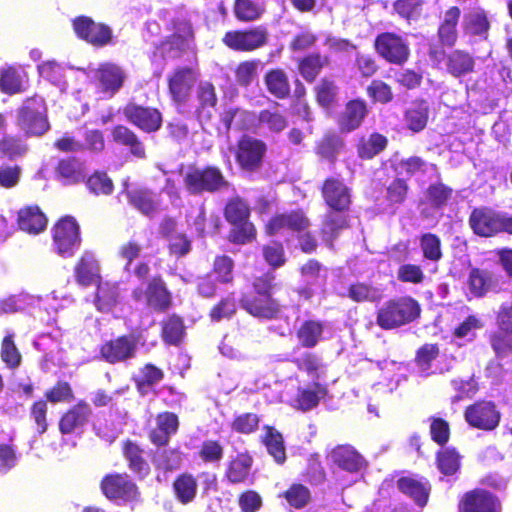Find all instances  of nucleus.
<instances>
[{"mask_svg": "<svg viewBox=\"0 0 512 512\" xmlns=\"http://www.w3.org/2000/svg\"><path fill=\"white\" fill-rule=\"evenodd\" d=\"M164 371L153 363H146L140 368V374L133 378L135 388L141 396H145L155 385L164 379Z\"/></svg>", "mask_w": 512, "mask_h": 512, "instance_id": "obj_50", "label": "nucleus"}, {"mask_svg": "<svg viewBox=\"0 0 512 512\" xmlns=\"http://www.w3.org/2000/svg\"><path fill=\"white\" fill-rule=\"evenodd\" d=\"M325 205L333 212L348 213L352 205V192L340 177H326L320 186Z\"/></svg>", "mask_w": 512, "mask_h": 512, "instance_id": "obj_17", "label": "nucleus"}, {"mask_svg": "<svg viewBox=\"0 0 512 512\" xmlns=\"http://www.w3.org/2000/svg\"><path fill=\"white\" fill-rule=\"evenodd\" d=\"M461 13L456 5L449 6L441 13L436 35L442 47L452 48L458 42Z\"/></svg>", "mask_w": 512, "mask_h": 512, "instance_id": "obj_26", "label": "nucleus"}, {"mask_svg": "<svg viewBox=\"0 0 512 512\" xmlns=\"http://www.w3.org/2000/svg\"><path fill=\"white\" fill-rule=\"evenodd\" d=\"M324 323L320 320L306 319L296 329V338L303 348H314L322 340Z\"/></svg>", "mask_w": 512, "mask_h": 512, "instance_id": "obj_47", "label": "nucleus"}, {"mask_svg": "<svg viewBox=\"0 0 512 512\" xmlns=\"http://www.w3.org/2000/svg\"><path fill=\"white\" fill-rule=\"evenodd\" d=\"M266 152L267 145L263 140L243 134L236 141L235 162L242 171L253 173L262 167Z\"/></svg>", "mask_w": 512, "mask_h": 512, "instance_id": "obj_13", "label": "nucleus"}, {"mask_svg": "<svg viewBox=\"0 0 512 512\" xmlns=\"http://www.w3.org/2000/svg\"><path fill=\"white\" fill-rule=\"evenodd\" d=\"M48 219L41 208L36 205H27L17 213V225L20 230L29 234H39L47 227Z\"/></svg>", "mask_w": 512, "mask_h": 512, "instance_id": "obj_36", "label": "nucleus"}, {"mask_svg": "<svg viewBox=\"0 0 512 512\" xmlns=\"http://www.w3.org/2000/svg\"><path fill=\"white\" fill-rule=\"evenodd\" d=\"M93 415L90 404L80 399L61 413L58 420V430L62 435H72L82 431Z\"/></svg>", "mask_w": 512, "mask_h": 512, "instance_id": "obj_21", "label": "nucleus"}, {"mask_svg": "<svg viewBox=\"0 0 512 512\" xmlns=\"http://www.w3.org/2000/svg\"><path fill=\"white\" fill-rule=\"evenodd\" d=\"M436 466L445 476L456 474L461 466V456L455 448H442L436 453Z\"/></svg>", "mask_w": 512, "mask_h": 512, "instance_id": "obj_61", "label": "nucleus"}, {"mask_svg": "<svg viewBox=\"0 0 512 512\" xmlns=\"http://www.w3.org/2000/svg\"><path fill=\"white\" fill-rule=\"evenodd\" d=\"M235 262L234 260L225 254L215 256L211 274L215 276V279L218 283L224 285L233 284L235 280Z\"/></svg>", "mask_w": 512, "mask_h": 512, "instance_id": "obj_59", "label": "nucleus"}, {"mask_svg": "<svg viewBox=\"0 0 512 512\" xmlns=\"http://www.w3.org/2000/svg\"><path fill=\"white\" fill-rule=\"evenodd\" d=\"M263 82L267 92L276 99L285 100L291 96L289 77L283 68L267 70Z\"/></svg>", "mask_w": 512, "mask_h": 512, "instance_id": "obj_39", "label": "nucleus"}, {"mask_svg": "<svg viewBox=\"0 0 512 512\" xmlns=\"http://www.w3.org/2000/svg\"><path fill=\"white\" fill-rule=\"evenodd\" d=\"M183 185L189 195L215 193L229 186L221 169L214 165H191L183 176Z\"/></svg>", "mask_w": 512, "mask_h": 512, "instance_id": "obj_4", "label": "nucleus"}, {"mask_svg": "<svg viewBox=\"0 0 512 512\" xmlns=\"http://www.w3.org/2000/svg\"><path fill=\"white\" fill-rule=\"evenodd\" d=\"M420 305L411 296L387 300L376 311V324L383 330H392L409 324L420 316Z\"/></svg>", "mask_w": 512, "mask_h": 512, "instance_id": "obj_3", "label": "nucleus"}, {"mask_svg": "<svg viewBox=\"0 0 512 512\" xmlns=\"http://www.w3.org/2000/svg\"><path fill=\"white\" fill-rule=\"evenodd\" d=\"M121 450L127 467L138 479L142 480L150 475V464L144 456V449L137 442L126 439L122 442Z\"/></svg>", "mask_w": 512, "mask_h": 512, "instance_id": "obj_29", "label": "nucleus"}, {"mask_svg": "<svg viewBox=\"0 0 512 512\" xmlns=\"http://www.w3.org/2000/svg\"><path fill=\"white\" fill-rule=\"evenodd\" d=\"M155 422L156 426L149 431L148 438L154 446L165 447L179 430V418L173 412L164 411L156 415Z\"/></svg>", "mask_w": 512, "mask_h": 512, "instance_id": "obj_28", "label": "nucleus"}, {"mask_svg": "<svg viewBox=\"0 0 512 512\" xmlns=\"http://www.w3.org/2000/svg\"><path fill=\"white\" fill-rule=\"evenodd\" d=\"M457 510L458 512H502V502L492 491L475 487L460 496Z\"/></svg>", "mask_w": 512, "mask_h": 512, "instance_id": "obj_19", "label": "nucleus"}, {"mask_svg": "<svg viewBox=\"0 0 512 512\" xmlns=\"http://www.w3.org/2000/svg\"><path fill=\"white\" fill-rule=\"evenodd\" d=\"M344 148L345 142L343 138L335 131H328L316 141L314 152L320 159L334 164L337 161L338 155Z\"/></svg>", "mask_w": 512, "mask_h": 512, "instance_id": "obj_40", "label": "nucleus"}, {"mask_svg": "<svg viewBox=\"0 0 512 512\" xmlns=\"http://www.w3.org/2000/svg\"><path fill=\"white\" fill-rule=\"evenodd\" d=\"M366 95L373 104L387 105L394 100L392 86L380 78H374L366 86Z\"/></svg>", "mask_w": 512, "mask_h": 512, "instance_id": "obj_60", "label": "nucleus"}, {"mask_svg": "<svg viewBox=\"0 0 512 512\" xmlns=\"http://www.w3.org/2000/svg\"><path fill=\"white\" fill-rule=\"evenodd\" d=\"M428 118L429 106L424 99L413 101L412 105L404 113L406 127L415 133L422 131L426 127Z\"/></svg>", "mask_w": 512, "mask_h": 512, "instance_id": "obj_51", "label": "nucleus"}, {"mask_svg": "<svg viewBox=\"0 0 512 512\" xmlns=\"http://www.w3.org/2000/svg\"><path fill=\"white\" fill-rule=\"evenodd\" d=\"M76 36L96 48L114 44L112 28L102 22H95L89 16H77L72 20Z\"/></svg>", "mask_w": 512, "mask_h": 512, "instance_id": "obj_15", "label": "nucleus"}, {"mask_svg": "<svg viewBox=\"0 0 512 512\" xmlns=\"http://www.w3.org/2000/svg\"><path fill=\"white\" fill-rule=\"evenodd\" d=\"M388 146V139L381 133L373 132L368 137L362 136L356 144L357 155L362 160H371Z\"/></svg>", "mask_w": 512, "mask_h": 512, "instance_id": "obj_48", "label": "nucleus"}, {"mask_svg": "<svg viewBox=\"0 0 512 512\" xmlns=\"http://www.w3.org/2000/svg\"><path fill=\"white\" fill-rule=\"evenodd\" d=\"M332 462L340 469L349 472H360L367 466L365 458L351 445H337L331 451Z\"/></svg>", "mask_w": 512, "mask_h": 512, "instance_id": "obj_30", "label": "nucleus"}, {"mask_svg": "<svg viewBox=\"0 0 512 512\" xmlns=\"http://www.w3.org/2000/svg\"><path fill=\"white\" fill-rule=\"evenodd\" d=\"M161 338L170 346H180L186 337L184 319L176 313L168 315L161 321Z\"/></svg>", "mask_w": 512, "mask_h": 512, "instance_id": "obj_44", "label": "nucleus"}, {"mask_svg": "<svg viewBox=\"0 0 512 512\" xmlns=\"http://www.w3.org/2000/svg\"><path fill=\"white\" fill-rule=\"evenodd\" d=\"M312 91L317 105L322 109L330 110L337 105L339 87L332 78L322 77Z\"/></svg>", "mask_w": 512, "mask_h": 512, "instance_id": "obj_46", "label": "nucleus"}, {"mask_svg": "<svg viewBox=\"0 0 512 512\" xmlns=\"http://www.w3.org/2000/svg\"><path fill=\"white\" fill-rule=\"evenodd\" d=\"M279 496L284 498L289 506L294 509H302L311 501V492L309 488L301 483L291 484Z\"/></svg>", "mask_w": 512, "mask_h": 512, "instance_id": "obj_64", "label": "nucleus"}, {"mask_svg": "<svg viewBox=\"0 0 512 512\" xmlns=\"http://www.w3.org/2000/svg\"><path fill=\"white\" fill-rule=\"evenodd\" d=\"M419 246L424 259L431 262H438L442 259V243L437 234L431 232L421 234Z\"/></svg>", "mask_w": 512, "mask_h": 512, "instance_id": "obj_63", "label": "nucleus"}, {"mask_svg": "<svg viewBox=\"0 0 512 512\" xmlns=\"http://www.w3.org/2000/svg\"><path fill=\"white\" fill-rule=\"evenodd\" d=\"M196 106L195 117L203 124L208 123L213 116V111L218 105V95L215 85L208 80L200 81L195 92Z\"/></svg>", "mask_w": 512, "mask_h": 512, "instance_id": "obj_27", "label": "nucleus"}, {"mask_svg": "<svg viewBox=\"0 0 512 512\" xmlns=\"http://www.w3.org/2000/svg\"><path fill=\"white\" fill-rule=\"evenodd\" d=\"M493 284L491 272L477 267L469 271L467 285L469 292L475 298H483L492 289Z\"/></svg>", "mask_w": 512, "mask_h": 512, "instance_id": "obj_53", "label": "nucleus"}, {"mask_svg": "<svg viewBox=\"0 0 512 512\" xmlns=\"http://www.w3.org/2000/svg\"><path fill=\"white\" fill-rule=\"evenodd\" d=\"M467 424L477 430L493 431L501 421V412L491 400H477L464 409Z\"/></svg>", "mask_w": 512, "mask_h": 512, "instance_id": "obj_16", "label": "nucleus"}, {"mask_svg": "<svg viewBox=\"0 0 512 512\" xmlns=\"http://www.w3.org/2000/svg\"><path fill=\"white\" fill-rule=\"evenodd\" d=\"M373 48L382 60L391 65L403 66L411 56L408 40L392 31L377 34Z\"/></svg>", "mask_w": 512, "mask_h": 512, "instance_id": "obj_12", "label": "nucleus"}, {"mask_svg": "<svg viewBox=\"0 0 512 512\" xmlns=\"http://www.w3.org/2000/svg\"><path fill=\"white\" fill-rule=\"evenodd\" d=\"M131 297L136 302L144 303L146 308L155 313H165L173 305L172 292L160 274L151 277L144 287H135Z\"/></svg>", "mask_w": 512, "mask_h": 512, "instance_id": "obj_7", "label": "nucleus"}, {"mask_svg": "<svg viewBox=\"0 0 512 512\" xmlns=\"http://www.w3.org/2000/svg\"><path fill=\"white\" fill-rule=\"evenodd\" d=\"M184 454L179 447L158 449L153 462L157 469L164 472L178 470L183 464Z\"/></svg>", "mask_w": 512, "mask_h": 512, "instance_id": "obj_56", "label": "nucleus"}, {"mask_svg": "<svg viewBox=\"0 0 512 512\" xmlns=\"http://www.w3.org/2000/svg\"><path fill=\"white\" fill-rule=\"evenodd\" d=\"M250 206L240 196L229 198L224 206L225 220L232 226L227 239L235 245H245L253 242L257 237V229L250 219Z\"/></svg>", "mask_w": 512, "mask_h": 512, "instance_id": "obj_2", "label": "nucleus"}, {"mask_svg": "<svg viewBox=\"0 0 512 512\" xmlns=\"http://www.w3.org/2000/svg\"><path fill=\"white\" fill-rule=\"evenodd\" d=\"M16 124L27 137L44 135L50 129L45 99L39 95L26 98L17 110Z\"/></svg>", "mask_w": 512, "mask_h": 512, "instance_id": "obj_5", "label": "nucleus"}, {"mask_svg": "<svg viewBox=\"0 0 512 512\" xmlns=\"http://www.w3.org/2000/svg\"><path fill=\"white\" fill-rule=\"evenodd\" d=\"M198 77V70L191 66H177L167 75L168 95L176 107L187 104Z\"/></svg>", "mask_w": 512, "mask_h": 512, "instance_id": "obj_14", "label": "nucleus"}, {"mask_svg": "<svg viewBox=\"0 0 512 512\" xmlns=\"http://www.w3.org/2000/svg\"><path fill=\"white\" fill-rule=\"evenodd\" d=\"M103 496L112 502L139 503L142 501L140 487L127 472L106 473L99 482Z\"/></svg>", "mask_w": 512, "mask_h": 512, "instance_id": "obj_6", "label": "nucleus"}, {"mask_svg": "<svg viewBox=\"0 0 512 512\" xmlns=\"http://www.w3.org/2000/svg\"><path fill=\"white\" fill-rule=\"evenodd\" d=\"M399 492L411 499L418 507L423 508L428 504L432 486L424 476L415 474L401 476L396 481Z\"/></svg>", "mask_w": 512, "mask_h": 512, "instance_id": "obj_23", "label": "nucleus"}, {"mask_svg": "<svg viewBox=\"0 0 512 512\" xmlns=\"http://www.w3.org/2000/svg\"><path fill=\"white\" fill-rule=\"evenodd\" d=\"M331 65V58L319 51L305 54L297 61V71L307 82L313 83L322 71Z\"/></svg>", "mask_w": 512, "mask_h": 512, "instance_id": "obj_31", "label": "nucleus"}, {"mask_svg": "<svg viewBox=\"0 0 512 512\" xmlns=\"http://www.w3.org/2000/svg\"><path fill=\"white\" fill-rule=\"evenodd\" d=\"M350 227L349 218L347 213L329 212L325 214L321 227L320 235L329 249H334V242L339 237L340 233Z\"/></svg>", "mask_w": 512, "mask_h": 512, "instance_id": "obj_37", "label": "nucleus"}, {"mask_svg": "<svg viewBox=\"0 0 512 512\" xmlns=\"http://www.w3.org/2000/svg\"><path fill=\"white\" fill-rule=\"evenodd\" d=\"M75 281L83 287L91 286L101 280L100 265L91 251H84L74 266Z\"/></svg>", "mask_w": 512, "mask_h": 512, "instance_id": "obj_32", "label": "nucleus"}, {"mask_svg": "<svg viewBox=\"0 0 512 512\" xmlns=\"http://www.w3.org/2000/svg\"><path fill=\"white\" fill-rule=\"evenodd\" d=\"M140 333L121 334L104 341L99 347V357L111 365L127 364L137 356Z\"/></svg>", "mask_w": 512, "mask_h": 512, "instance_id": "obj_10", "label": "nucleus"}, {"mask_svg": "<svg viewBox=\"0 0 512 512\" xmlns=\"http://www.w3.org/2000/svg\"><path fill=\"white\" fill-rule=\"evenodd\" d=\"M233 15L239 22L250 23L258 21L265 13V6L255 0H234Z\"/></svg>", "mask_w": 512, "mask_h": 512, "instance_id": "obj_54", "label": "nucleus"}, {"mask_svg": "<svg viewBox=\"0 0 512 512\" xmlns=\"http://www.w3.org/2000/svg\"><path fill=\"white\" fill-rule=\"evenodd\" d=\"M328 394V389L325 385L319 382H313L311 387H299L294 398V408L302 412L310 411L316 408L321 399L325 398Z\"/></svg>", "mask_w": 512, "mask_h": 512, "instance_id": "obj_41", "label": "nucleus"}, {"mask_svg": "<svg viewBox=\"0 0 512 512\" xmlns=\"http://www.w3.org/2000/svg\"><path fill=\"white\" fill-rule=\"evenodd\" d=\"M312 225L311 219L302 208L272 215L264 224L265 235L272 237L286 229L300 234Z\"/></svg>", "mask_w": 512, "mask_h": 512, "instance_id": "obj_18", "label": "nucleus"}, {"mask_svg": "<svg viewBox=\"0 0 512 512\" xmlns=\"http://www.w3.org/2000/svg\"><path fill=\"white\" fill-rule=\"evenodd\" d=\"M263 431L260 442L265 446L268 454L277 464H284L287 456L283 435L271 425H264Z\"/></svg>", "mask_w": 512, "mask_h": 512, "instance_id": "obj_43", "label": "nucleus"}, {"mask_svg": "<svg viewBox=\"0 0 512 512\" xmlns=\"http://www.w3.org/2000/svg\"><path fill=\"white\" fill-rule=\"evenodd\" d=\"M276 285L275 275L270 271L256 276L251 283V292L241 296V307L255 318L277 319L282 308L279 300L273 297Z\"/></svg>", "mask_w": 512, "mask_h": 512, "instance_id": "obj_1", "label": "nucleus"}, {"mask_svg": "<svg viewBox=\"0 0 512 512\" xmlns=\"http://www.w3.org/2000/svg\"><path fill=\"white\" fill-rule=\"evenodd\" d=\"M97 79L104 92L115 94L123 86L126 75L123 69L112 62H104L96 71Z\"/></svg>", "mask_w": 512, "mask_h": 512, "instance_id": "obj_38", "label": "nucleus"}, {"mask_svg": "<svg viewBox=\"0 0 512 512\" xmlns=\"http://www.w3.org/2000/svg\"><path fill=\"white\" fill-rule=\"evenodd\" d=\"M475 69V59L467 51L456 49L447 54L446 56V70L455 78H460L470 73Z\"/></svg>", "mask_w": 512, "mask_h": 512, "instance_id": "obj_45", "label": "nucleus"}, {"mask_svg": "<svg viewBox=\"0 0 512 512\" xmlns=\"http://www.w3.org/2000/svg\"><path fill=\"white\" fill-rule=\"evenodd\" d=\"M253 464L254 458L248 450L239 452L228 461L224 477L232 485L253 484Z\"/></svg>", "mask_w": 512, "mask_h": 512, "instance_id": "obj_25", "label": "nucleus"}, {"mask_svg": "<svg viewBox=\"0 0 512 512\" xmlns=\"http://www.w3.org/2000/svg\"><path fill=\"white\" fill-rule=\"evenodd\" d=\"M54 173L56 179L64 185H75L85 180L84 164L75 156L61 158Z\"/></svg>", "mask_w": 512, "mask_h": 512, "instance_id": "obj_35", "label": "nucleus"}, {"mask_svg": "<svg viewBox=\"0 0 512 512\" xmlns=\"http://www.w3.org/2000/svg\"><path fill=\"white\" fill-rule=\"evenodd\" d=\"M112 141L121 147L126 148L129 153L138 158L146 157V148L138 134L126 125H115L111 130Z\"/></svg>", "mask_w": 512, "mask_h": 512, "instance_id": "obj_33", "label": "nucleus"}, {"mask_svg": "<svg viewBox=\"0 0 512 512\" xmlns=\"http://www.w3.org/2000/svg\"><path fill=\"white\" fill-rule=\"evenodd\" d=\"M173 33L167 36L160 44L167 52L176 51L177 56L183 54L194 41V30L190 20L186 18H174L171 21Z\"/></svg>", "mask_w": 512, "mask_h": 512, "instance_id": "obj_24", "label": "nucleus"}, {"mask_svg": "<svg viewBox=\"0 0 512 512\" xmlns=\"http://www.w3.org/2000/svg\"><path fill=\"white\" fill-rule=\"evenodd\" d=\"M464 35L480 40H487L491 29L488 13L483 8H476L466 13L462 21Z\"/></svg>", "mask_w": 512, "mask_h": 512, "instance_id": "obj_34", "label": "nucleus"}, {"mask_svg": "<svg viewBox=\"0 0 512 512\" xmlns=\"http://www.w3.org/2000/svg\"><path fill=\"white\" fill-rule=\"evenodd\" d=\"M368 114L369 107L365 99L358 97L348 100L336 120L339 131L341 133H351L357 130Z\"/></svg>", "mask_w": 512, "mask_h": 512, "instance_id": "obj_22", "label": "nucleus"}, {"mask_svg": "<svg viewBox=\"0 0 512 512\" xmlns=\"http://www.w3.org/2000/svg\"><path fill=\"white\" fill-rule=\"evenodd\" d=\"M238 310V301L235 292L221 297L209 310L208 317L211 322H220L233 318Z\"/></svg>", "mask_w": 512, "mask_h": 512, "instance_id": "obj_55", "label": "nucleus"}, {"mask_svg": "<svg viewBox=\"0 0 512 512\" xmlns=\"http://www.w3.org/2000/svg\"><path fill=\"white\" fill-rule=\"evenodd\" d=\"M347 297L354 303H378L383 299V293L370 283L356 281L348 286Z\"/></svg>", "mask_w": 512, "mask_h": 512, "instance_id": "obj_52", "label": "nucleus"}, {"mask_svg": "<svg viewBox=\"0 0 512 512\" xmlns=\"http://www.w3.org/2000/svg\"><path fill=\"white\" fill-rule=\"evenodd\" d=\"M120 291L116 282L98 281L94 298V305L99 312H111L119 303Z\"/></svg>", "mask_w": 512, "mask_h": 512, "instance_id": "obj_42", "label": "nucleus"}, {"mask_svg": "<svg viewBox=\"0 0 512 512\" xmlns=\"http://www.w3.org/2000/svg\"><path fill=\"white\" fill-rule=\"evenodd\" d=\"M129 203L139 212L148 217H153L158 211V203L153 197L152 191L144 188L135 189L127 193Z\"/></svg>", "mask_w": 512, "mask_h": 512, "instance_id": "obj_57", "label": "nucleus"}, {"mask_svg": "<svg viewBox=\"0 0 512 512\" xmlns=\"http://www.w3.org/2000/svg\"><path fill=\"white\" fill-rule=\"evenodd\" d=\"M175 498L183 505L191 503L197 494L198 482L194 475L188 472L180 473L172 483Z\"/></svg>", "mask_w": 512, "mask_h": 512, "instance_id": "obj_49", "label": "nucleus"}, {"mask_svg": "<svg viewBox=\"0 0 512 512\" xmlns=\"http://www.w3.org/2000/svg\"><path fill=\"white\" fill-rule=\"evenodd\" d=\"M122 114L130 124L148 134L157 132L163 123V115L158 108L135 102H128Z\"/></svg>", "mask_w": 512, "mask_h": 512, "instance_id": "obj_20", "label": "nucleus"}, {"mask_svg": "<svg viewBox=\"0 0 512 512\" xmlns=\"http://www.w3.org/2000/svg\"><path fill=\"white\" fill-rule=\"evenodd\" d=\"M84 181L90 193L96 196H108L114 191L113 180L105 171L96 170L87 178L85 177Z\"/></svg>", "mask_w": 512, "mask_h": 512, "instance_id": "obj_62", "label": "nucleus"}, {"mask_svg": "<svg viewBox=\"0 0 512 512\" xmlns=\"http://www.w3.org/2000/svg\"><path fill=\"white\" fill-rule=\"evenodd\" d=\"M490 347L498 360H512V332L495 330L488 335Z\"/></svg>", "mask_w": 512, "mask_h": 512, "instance_id": "obj_58", "label": "nucleus"}, {"mask_svg": "<svg viewBox=\"0 0 512 512\" xmlns=\"http://www.w3.org/2000/svg\"><path fill=\"white\" fill-rule=\"evenodd\" d=\"M510 217L488 206L475 207L468 217V225L476 236L492 238L506 233Z\"/></svg>", "mask_w": 512, "mask_h": 512, "instance_id": "obj_8", "label": "nucleus"}, {"mask_svg": "<svg viewBox=\"0 0 512 512\" xmlns=\"http://www.w3.org/2000/svg\"><path fill=\"white\" fill-rule=\"evenodd\" d=\"M269 42V30L265 25L249 26L226 31L222 43L236 52L250 53L261 49Z\"/></svg>", "mask_w": 512, "mask_h": 512, "instance_id": "obj_11", "label": "nucleus"}, {"mask_svg": "<svg viewBox=\"0 0 512 512\" xmlns=\"http://www.w3.org/2000/svg\"><path fill=\"white\" fill-rule=\"evenodd\" d=\"M52 244L55 252L63 258H71L82 243L81 228L73 216L61 217L51 230Z\"/></svg>", "mask_w": 512, "mask_h": 512, "instance_id": "obj_9", "label": "nucleus"}]
</instances>
